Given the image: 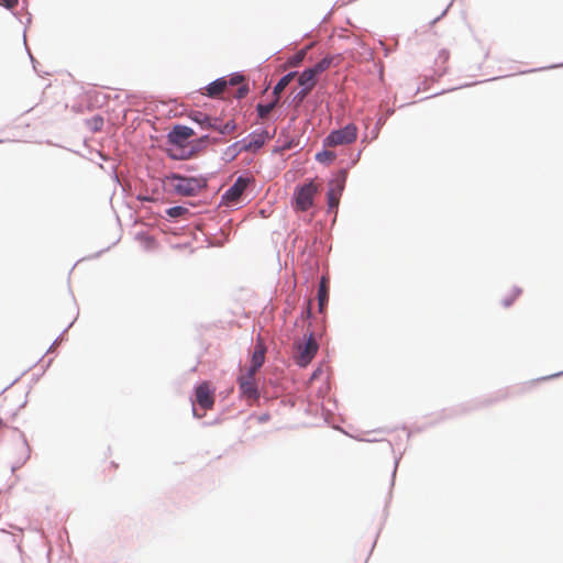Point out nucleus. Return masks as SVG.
Returning a JSON list of instances; mask_svg holds the SVG:
<instances>
[{
    "instance_id": "nucleus-33",
    "label": "nucleus",
    "mask_w": 563,
    "mask_h": 563,
    "mask_svg": "<svg viewBox=\"0 0 563 563\" xmlns=\"http://www.w3.org/2000/svg\"><path fill=\"white\" fill-rule=\"evenodd\" d=\"M299 143H300V141L296 137L286 139V140H284L282 145H278L273 150V153L295 148V147L299 146Z\"/></svg>"
},
{
    "instance_id": "nucleus-48",
    "label": "nucleus",
    "mask_w": 563,
    "mask_h": 563,
    "mask_svg": "<svg viewBox=\"0 0 563 563\" xmlns=\"http://www.w3.org/2000/svg\"><path fill=\"white\" fill-rule=\"evenodd\" d=\"M454 89H455V88L448 89V90H441V91L435 92V93H433V95H431V96H429V97H426V99H429V98H433V97H437V96L443 95V93H445V92H448V91H452V90H454ZM422 100H424V98H423Z\"/></svg>"
},
{
    "instance_id": "nucleus-43",
    "label": "nucleus",
    "mask_w": 563,
    "mask_h": 563,
    "mask_svg": "<svg viewBox=\"0 0 563 563\" xmlns=\"http://www.w3.org/2000/svg\"><path fill=\"white\" fill-rule=\"evenodd\" d=\"M76 321V318L62 331V333L55 339L54 343L55 344L56 342H58L59 340H64L65 338V333L73 327V324L75 323Z\"/></svg>"
},
{
    "instance_id": "nucleus-35",
    "label": "nucleus",
    "mask_w": 563,
    "mask_h": 563,
    "mask_svg": "<svg viewBox=\"0 0 563 563\" xmlns=\"http://www.w3.org/2000/svg\"><path fill=\"white\" fill-rule=\"evenodd\" d=\"M224 77H225L227 86L238 85L244 79L242 71H233L230 75L224 76Z\"/></svg>"
},
{
    "instance_id": "nucleus-2",
    "label": "nucleus",
    "mask_w": 563,
    "mask_h": 563,
    "mask_svg": "<svg viewBox=\"0 0 563 563\" xmlns=\"http://www.w3.org/2000/svg\"><path fill=\"white\" fill-rule=\"evenodd\" d=\"M268 136L267 128H257L245 137L227 146L220 158L225 164L232 163L242 152L258 151L265 144Z\"/></svg>"
},
{
    "instance_id": "nucleus-53",
    "label": "nucleus",
    "mask_w": 563,
    "mask_h": 563,
    "mask_svg": "<svg viewBox=\"0 0 563 563\" xmlns=\"http://www.w3.org/2000/svg\"><path fill=\"white\" fill-rule=\"evenodd\" d=\"M446 73H448V68H446V67H444L443 69H441V70H440V73H439V77L444 76Z\"/></svg>"
},
{
    "instance_id": "nucleus-46",
    "label": "nucleus",
    "mask_w": 563,
    "mask_h": 563,
    "mask_svg": "<svg viewBox=\"0 0 563 563\" xmlns=\"http://www.w3.org/2000/svg\"><path fill=\"white\" fill-rule=\"evenodd\" d=\"M562 375H563V371L554 373V374H551V375H548V376H544V377H541L538 380H548V379L560 377Z\"/></svg>"
},
{
    "instance_id": "nucleus-17",
    "label": "nucleus",
    "mask_w": 563,
    "mask_h": 563,
    "mask_svg": "<svg viewBox=\"0 0 563 563\" xmlns=\"http://www.w3.org/2000/svg\"><path fill=\"white\" fill-rule=\"evenodd\" d=\"M264 349L261 343L256 344L250 352V365L246 369H252L255 373L264 363Z\"/></svg>"
},
{
    "instance_id": "nucleus-41",
    "label": "nucleus",
    "mask_w": 563,
    "mask_h": 563,
    "mask_svg": "<svg viewBox=\"0 0 563 563\" xmlns=\"http://www.w3.org/2000/svg\"><path fill=\"white\" fill-rule=\"evenodd\" d=\"M452 5V1L445 7V9L433 20H431L430 25L433 26L435 23H438L449 11L450 7Z\"/></svg>"
},
{
    "instance_id": "nucleus-13",
    "label": "nucleus",
    "mask_w": 563,
    "mask_h": 563,
    "mask_svg": "<svg viewBox=\"0 0 563 563\" xmlns=\"http://www.w3.org/2000/svg\"><path fill=\"white\" fill-rule=\"evenodd\" d=\"M165 154L172 161H186L195 155V151L191 144H187L184 147L165 148Z\"/></svg>"
},
{
    "instance_id": "nucleus-55",
    "label": "nucleus",
    "mask_w": 563,
    "mask_h": 563,
    "mask_svg": "<svg viewBox=\"0 0 563 563\" xmlns=\"http://www.w3.org/2000/svg\"><path fill=\"white\" fill-rule=\"evenodd\" d=\"M218 422V419H214L212 422H205L206 426H212Z\"/></svg>"
},
{
    "instance_id": "nucleus-26",
    "label": "nucleus",
    "mask_w": 563,
    "mask_h": 563,
    "mask_svg": "<svg viewBox=\"0 0 563 563\" xmlns=\"http://www.w3.org/2000/svg\"><path fill=\"white\" fill-rule=\"evenodd\" d=\"M522 294V289L519 286H514L511 292L501 299V306L509 308L514 305L516 299Z\"/></svg>"
},
{
    "instance_id": "nucleus-45",
    "label": "nucleus",
    "mask_w": 563,
    "mask_h": 563,
    "mask_svg": "<svg viewBox=\"0 0 563 563\" xmlns=\"http://www.w3.org/2000/svg\"><path fill=\"white\" fill-rule=\"evenodd\" d=\"M301 317H306L307 319H310L311 318V309L309 306L307 307H302L301 309Z\"/></svg>"
},
{
    "instance_id": "nucleus-7",
    "label": "nucleus",
    "mask_w": 563,
    "mask_h": 563,
    "mask_svg": "<svg viewBox=\"0 0 563 563\" xmlns=\"http://www.w3.org/2000/svg\"><path fill=\"white\" fill-rule=\"evenodd\" d=\"M357 133V126L349 122L342 128L331 130L323 139V147L351 144L356 141Z\"/></svg>"
},
{
    "instance_id": "nucleus-39",
    "label": "nucleus",
    "mask_w": 563,
    "mask_h": 563,
    "mask_svg": "<svg viewBox=\"0 0 563 563\" xmlns=\"http://www.w3.org/2000/svg\"><path fill=\"white\" fill-rule=\"evenodd\" d=\"M136 200H139L140 202H155V198L148 194H137L136 195Z\"/></svg>"
},
{
    "instance_id": "nucleus-44",
    "label": "nucleus",
    "mask_w": 563,
    "mask_h": 563,
    "mask_svg": "<svg viewBox=\"0 0 563 563\" xmlns=\"http://www.w3.org/2000/svg\"><path fill=\"white\" fill-rule=\"evenodd\" d=\"M271 419L269 412H263L256 417L258 423H265Z\"/></svg>"
},
{
    "instance_id": "nucleus-36",
    "label": "nucleus",
    "mask_w": 563,
    "mask_h": 563,
    "mask_svg": "<svg viewBox=\"0 0 563 563\" xmlns=\"http://www.w3.org/2000/svg\"><path fill=\"white\" fill-rule=\"evenodd\" d=\"M361 154H362V150L357 151L355 154L350 153V158L347 162L344 159L343 166L350 170L352 167H354L357 164V162L360 161Z\"/></svg>"
},
{
    "instance_id": "nucleus-59",
    "label": "nucleus",
    "mask_w": 563,
    "mask_h": 563,
    "mask_svg": "<svg viewBox=\"0 0 563 563\" xmlns=\"http://www.w3.org/2000/svg\"><path fill=\"white\" fill-rule=\"evenodd\" d=\"M472 84H464L462 86H460L459 88H463V87H470Z\"/></svg>"
},
{
    "instance_id": "nucleus-49",
    "label": "nucleus",
    "mask_w": 563,
    "mask_h": 563,
    "mask_svg": "<svg viewBox=\"0 0 563 563\" xmlns=\"http://www.w3.org/2000/svg\"><path fill=\"white\" fill-rule=\"evenodd\" d=\"M183 168L186 170V172H194L197 169V166L196 165H184Z\"/></svg>"
},
{
    "instance_id": "nucleus-32",
    "label": "nucleus",
    "mask_w": 563,
    "mask_h": 563,
    "mask_svg": "<svg viewBox=\"0 0 563 563\" xmlns=\"http://www.w3.org/2000/svg\"><path fill=\"white\" fill-rule=\"evenodd\" d=\"M276 106V100L269 102H258L256 104V113L260 118H264L266 114L271 112V110Z\"/></svg>"
},
{
    "instance_id": "nucleus-37",
    "label": "nucleus",
    "mask_w": 563,
    "mask_h": 563,
    "mask_svg": "<svg viewBox=\"0 0 563 563\" xmlns=\"http://www.w3.org/2000/svg\"><path fill=\"white\" fill-rule=\"evenodd\" d=\"M450 59V51L446 49V48H441L438 53V57L435 59V62H441L443 64L448 63V60Z\"/></svg>"
},
{
    "instance_id": "nucleus-57",
    "label": "nucleus",
    "mask_w": 563,
    "mask_h": 563,
    "mask_svg": "<svg viewBox=\"0 0 563 563\" xmlns=\"http://www.w3.org/2000/svg\"><path fill=\"white\" fill-rule=\"evenodd\" d=\"M52 361H53V360H52V358H49V360L46 362V364H45V368H47V367L52 364Z\"/></svg>"
},
{
    "instance_id": "nucleus-3",
    "label": "nucleus",
    "mask_w": 563,
    "mask_h": 563,
    "mask_svg": "<svg viewBox=\"0 0 563 563\" xmlns=\"http://www.w3.org/2000/svg\"><path fill=\"white\" fill-rule=\"evenodd\" d=\"M188 118L196 123L200 130H213L219 133L218 136H224L236 129V122L230 119L225 122L220 117L207 114L200 110H192Z\"/></svg>"
},
{
    "instance_id": "nucleus-29",
    "label": "nucleus",
    "mask_w": 563,
    "mask_h": 563,
    "mask_svg": "<svg viewBox=\"0 0 563 563\" xmlns=\"http://www.w3.org/2000/svg\"><path fill=\"white\" fill-rule=\"evenodd\" d=\"M26 14H27V18H26V22L24 23L25 26H27L31 23V21H32V14L30 12H26ZM23 42H24L25 49H26V52H27V54L30 56L33 69L36 73H38V69H37L38 62L33 57V55L31 54V52H30V49H29V47L26 45V27H24V30H23Z\"/></svg>"
},
{
    "instance_id": "nucleus-20",
    "label": "nucleus",
    "mask_w": 563,
    "mask_h": 563,
    "mask_svg": "<svg viewBox=\"0 0 563 563\" xmlns=\"http://www.w3.org/2000/svg\"><path fill=\"white\" fill-rule=\"evenodd\" d=\"M316 82V76L308 69V67L303 68L300 73L298 85L301 87V90L298 95L311 88Z\"/></svg>"
},
{
    "instance_id": "nucleus-34",
    "label": "nucleus",
    "mask_w": 563,
    "mask_h": 563,
    "mask_svg": "<svg viewBox=\"0 0 563 563\" xmlns=\"http://www.w3.org/2000/svg\"><path fill=\"white\" fill-rule=\"evenodd\" d=\"M328 212L336 211L339 202L334 201V188H328L327 191Z\"/></svg>"
},
{
    "instance_id": "nucleus-47",
    "label": "nucleus",
    "mask_w": 563,
    "mask_h": 563,
    "mask_svg": "<svg viewBox=\"0 0 563 563\" xmlns=\"http://www.w3.org/2000/svg\"><path fill=\"white\" fill-rule=\"evenodd\" d=\"M112 245H109L107 246L106 249H102L100 251H98L97 253H95L93 255L91 256H88V258H98L101 256V254H103L104 252L109 251L111 249Z\"/></svg>"
},
{
    "instance_id": "nucleus-6",
    "label": "nucleus",
    "mask_w": 563,
    "mask_h": 563,
    "mask_svg": "<svg viewBox=\"0 0 563 563\" xmlns=\"http://www.w3.org/2000/svg\"><path fill=\"white\" fill-rule=\"evenodd\" d=\"M495 401H496V399L485 398V400H472L470 402L457 405V406H455V407H453L451 409L443 410L439 420L431 421V422H429V423H427L424 426H421V427H417L416 431L417 432H422L428 427L435 426L439 421H443L445 419H450V418H454V417H457V416H461V415H465V413L471 412L473 410H476V409H478V408H481L483 406L490 405V404H493Z\"/></svg>"
},
{
    "instance_id": "nucleus-63",
    "label": "nucleus",
    "mask_w": 563,
    "mask_h": 563,
    "mask_svg": "<svg viewBox=\"0 0 563 563\" xmlns=\"http://www.w3.org/2000/svg\"><path fill=\"white\" fill-rule=\"evenodd\" d=\"M114 180L119 183V177L115 173H114Z\"/></svg>"
},
{
    "instance_id": "nucleus-61",
    "label": "nucleus",
    "mask_w": 563,
    "mask_h": 563,
    "mask_svg": "<svg viewBox=\"0 0 563 563\" xmlns=\"http://www.w3.org/2000/svg\"><path fill=\"white\" fill-rule=\"evenodd\" d=\"M365 441H367V442H375L377 440L376 439H366Z\"/></svg>"
},
{
    "instance_id": "nucleus-16",
    "label": "nucleus",
    "mask_w": 563,
    "mask_h": 563,
    "mask_svg": "<svg viewBox=\"0 0 563 563\" xmlns=\"http://www.w3.org/2000/svg\"><path fill=\"white\" fill-rule=\"evenodd\" d=\"M222 142L221 136L211 135L210 133L202 134L191 142L192 148L196 153L205 151L210 143L218 144Z\"/></svg>"
},
{
    "instance_id": "nucleus-24",
    "label": "nucleus",
    "mask_w": 563,
    "mask_h": 563,
    "mask_svg": "<svg viewBox=\"0 0 563 563\" xmlns=\"http://www.w3.org/2000/svg\"><path fill=\"white\" fill-rule=\"evenodd\" d=\"M103 125L104 119L101 114H95L86 120V126L93 133L100 132Z\"/></svg>"
},
{
    "instance_id": "nucleus-30",
    "label": "nucleus",
    "mask_w": 563,
    "mask_h": 563,
    "mask_svg": "<svg viewBox=\"0 0 563 563\" xmlns=\"http://www.w3.org/2000/svg\"><path fill=\"white\" fill-rule=\"evenodd\" d=\"M19 1L20 0H0V7L4 8L8 11H10L11 14L22 23L20 14L15 10V7L19 4Z\"/></svg>"
},
{
    "instance_id": "nucleus-23",
    "label": "nucleus",
    "mask_w": 563,
    "mask_h": 563,
    "mask_svg": "<svg viewBox=\"0 0 563 563\" xmlns=\"http://www.w3.org/2000/svg\"><path fill=\"white\" fill-rule=\"evenodd\" d=\"M295 75H296L295 70H290V71L286 73L285 75H283L278 79V81L275 84V86L273 87V95L278 96L279 92L283 91L284 88L292 80Z\"/></svg>"
},
{
    "instance_id": "nucleus-51",
    "label": "nucleus",
    "mask_w": 563,
    "mask_h": 563,
    "mask_svg": "<svg viewBox=\"0 0 563 563\" xmlns=\"http://www.w3.org/2000/svg\"><path fill=\"white\" fill-rule=\"evenodd\" d=\"M339 155H340L339 152L331 150V161H332V164L334 163V161L338 158Z\"/></svg>"
},
{
    "instance_id": "nucleus-31",
    "label": "nucleus",
    "mask_w": 563,
    "mask_h": 563,
    "mask_svg": "<svg viewBox=\"0 0 563 563\" xmlns=\"http://www.w3.org/2000/svg\"><path fill=\"white\" fill-rule=\"evenodd\" d=\"M187 212H189L188 208L183 205L172 206L165 210L166 216L170 219H175L178 216H181Z\"/></svg>"
},
{
    "instance_id": "nucleus-9",
    "label": "nucleus",
    "mask_w": 563,
    "mask_h": 563,
    "mask_svg": "<svg viewBox=\"0 0 563 563\" xmlns=\"http://www.w3.org/2000/svg\"><path fill=\"white\" fill-rule=\"evenodd\" d=\"M319 349L318 343L313 339L312 331H307L302 335V344L299 346V361L300 367L307 366L314 357Z\"/></svg>"
},
{
    "instance_id": "nucleus-64",
    "label": "nucleus",
    "mask_w": 563,
    "mask_h": 563,
    "mask_svg": "<svg viewBox=\"0 0 563 563\" xmlns=\"http://www.w3.org/2000/svg\"><path fill=\"white\" fill-rule=\"evenodd\" d=\"M53 344L47 349L46 353H51Z\"/></svg>"
},
{
    "instance_id": "nucleus-15",
    "label": "nucleus",
    "mask_w": 563,
    "mask_h": 563,
    "mask_svg": "<svg viewBox=\"0 0 563 563\" xmlns=\"http://www.w3.org/2000/svg\"><path fill=\"white\" fill-rule=\"evenodd\" d=\"M395 113V109L388 107L387 104L382 106V112L379 113L375 125L372 130V139L376 140L379 135L380 130L385 125L386 121Z\"/></svg>"
},
{
    "instance_id": "nucleus-38",
    "label": "nucleus",
    "mask_w": 563,
    "mask_h": 563,
    "mask_svg": "<svg viewBox=\"0 0 563 563\" xmlns=\"http://www.w3.org/2000/svg\"><path fill=\"white\" fill-rule=\"evenodd\" d=\"M250 86L249 85H242L238 88V91H236V95H235V98L236 99H242L244 97H246L249 93H250Z\"/></svg>"
},
{
    "instance_id": "nucleus-40",
    "label": "nucleus",
    "mask_w": 563,
    "mask_h": 563,
    "mask_svg": "<svg viewBox=\"0 0 563 563\" xmlns=\"http://www.w3.org/2000/svg\"><path fill=\"white\" fill-rule=\"evenodd\" d=\"M559 67H563V63L553 64V65H550L548 67H539V68H533V69L525 70V71H522V74L540 71V70H545V69H553V68H559Z\"/></svg>"
},
{
    "instance_id": "nucleus-10",
    "label": "nucleus",
    "mask_w": 563,
    "mask_h": 563,
    "mask_svg": "<svg viewBox=\"0 0 563 563\" xmlns=\"http://www.w3.org/2000/svg\"><path fill=\"white\" fill-rule=\"evenodd\" d=\"M253 375L254 373H252V369H245L238 376L236 383L239 386L240 395L242 397L250 399H258L260 390L253 382Z\"/></svg>"
},
{
    "instance_id": "nucleus-50",
    "label": "nucleus",
    "mask_w": 563,
    "mask_h": 563,
    "mask_svg": "<svg viewBox=\"0 0 563 563\" xmlns=\"http://www.w3.org/2000/svg\"><path fill=\"white\" fill-rule=\"evenodd\" d=\"M339 155H340L339 152L331 150V161H332V164L334 163V161L338 158Z\"/></svg>"
},
{
    "instance_id": "nucleus-18",
    "label": "nucleus",
    "mask_w": 563,
    "mask_h": 563,
    "mask_svg": "<svg viewBox=\"0 0 563 563\" xmlns=\"http://www.w3.org/2000/svg\"><path fill=\"white\" fill-rule=\"evenodd\" d=\"M330 295V278L325 275L320 277L318 289L319 308L322 311L323 307L328 305Z\"/></svg>"
},
{
    "instance_id": "nucleus-52",
    "label": "nucleus",
    "mask_w": 563,
    "mask_h": 563,
    "mask_svg": "<svg viewBox=\"0 0 563 563\" xmlns=\"http://www.w3.org/2000/svg\"><path fill=\"white\" fill-rule=\"evenodd\" d=\"M27 8H29V1L27 0H23L22 1V10L27 11Z\"/></svg>"
},
{
    "instance_id": "nucleus-42",
    "label": "nucleus",
    "mask_w": 563,
    "mask_h": 563,
    "mask_svg": "<svg viewBox=\"0 0 563 563\" xmlns=\"http://www.w3.org/2000/svg\"><path fill=\"white\" fill-rule=\"evenodd\" d=\"M323 374V367L322 365H319L317 368H314L310 375L311 380L318 379Z\"/></svg>"
},
{
    "instance_id": "nucleus-54",
    "label": "nucleus",
    "mask_w": 563,
    "mask_h": 563,
    "mask_svg": "<svg viewBox=\"0 0 563 563\" xmlns=\"http://www.w3.org/2000/svg\"><path fill=\"white\" fill-rule=\"evenodd\" d=\"M313 269H314V273H316V274H318V273H319V262H318V261L314 263V267H313Z\"/></svg>"
},
{
    "instance_id": "nucleus-22",
    "label": "nucleus",
    "mask_w": 563,
    "mask_h": 563,
    "mask_svg": "<svg viewBox=\"0 0 563 563\" xmlns=\"http://www.w3.org/2000/svg\"><path fill=\"white\" fill-rule=\"evenodd\" d=\"M333 63V56L328 55L318 60L313 66L308 67V69L317 77L322 74L325 69H328Z\"/></svg>"
},
{
    "instance_id": "nucleus-21",
    "label": "nucleus",
    "mask_w": 563,
    "mask_h": 563,
    "mask_svg": "<svg viewBox=\"0 0 563 563\" xmlns=\"http://www.w3.org/2000/svg\"><path fill=\"white\" fill-rule=\"evenodd\" d=\"M135 240L139 241L147 251L153 250L157 245L156 238L146 231H139L135 234Z\"/></svg>"
},
{
    "instance_id": "nucleus-62",
    "label": "nucleus",
    "mask_w": 563,
    "mask_h": 563,
    "mask_svg": "<svg viewBox=\"0 0 563 563\" xmlns=\"http://www.w3.org/2000/svg\"><path fill=\"white\" fill-rule=\"evenodd\" d=\"M251 163H252V158H250V159L245 161V164H246V165H249V164H251Z\"/></svg>"
},
{
    "instance_id": "nucleus-28",
    "label": "nucleus",
    "mask_w": 563,
    "mask_h": 563,
    "mask_svg": "<svg viewBox=\"0 0 563 563\" xmlns=\"http://www.w3.org/2000/svg\"><path fill=\"white\" fill-rule=\"evenodd\" d=\"M26 14H27V18H26V22L24 23L25 26H27L31 23V21H32V14L30 12H26ZM23 42H24L25 49H26V52H27V54L30 56L33 69L36 73H38V69H37L38 62L33 57V55L31 54V52H30V49H29V47L26 45V27H24V30H23Z\"/></svg>"
},
{
    "instance_id": "nucleus-60",
    "label": "nucleus",
    "mask_w": 563,
    "mask_h": 563,
    "mask_svg": "<svg viewBox=\"0 0 563 563\" xmlns=\"http://www.w3.org/2000/svg\"><path fill=\"white\" fill-rule=\"evenodd\" d=\"M376 540H377V539H375V540H374V542H373V544H372L371 552L373 551L374 547L376 545Z\"/></svg>"
},
{
    "instance_id": "nucleus-8",
    "label": "nucleus",
    "mask_w": 563,
    "mask_h": 563,
    "mask_svg": "<svg viewBox=\"0 0 563 563\" xmlns=\"http://www.w3.org/2000/svg\"><path fill=\"white\" fill-rule=\"evenodd\" d=\"M195 134L191 126L175 123L166 134L165 148L184 147L191 144L190 136Z\"/></svg>"
},
{
    "instance_id": "nucleus-12",
    "label": "nucleus",
    "mask_w": 563,
    "mask_h": 563,
    "mask_svg": "<svg viewBox=\"0 0 563 563\" xmlns=\"http://www.w3.org/2000/svg\"><path fill=\"white\" fill-rule=\"evenodd\" d=\"M338 163H339L340 167L332 173V177L329 180V183H330L329 188H334V191H336L339 195H342V192L345 188L349 169L343 166L344 158L339 159Z\"/></svg>"
},
{
    "instance_id": "nucleus-4",
    "label": "nucleus",
    "mask_w": 563,
    "mask_h": 563,
    "mask_svg": "<svg viewBox=\"0 0 563 563\" xmlns=\"http://www.w3.org/2000/svg\"><path fill=\"white\" fill-rule=\"evenodd\" d=\"M214 388L208 380H201L194 385L192 391L190 394L189 400L192 406V417L196 419H201L202 415L198 412L197 406L201 409H209L214 404Z\"/></svg>"
},
{
    "instance_id": "nucleus-19",
    "label": "nucleus",
    "mask_w": 563,
    "mask_h": 563,
    "mask_svg": "<svg viewBox=\"0 0 563 563\" xmlns=\"http://www.w3.org/2000/svg\"><path fill=\"white\" fill-rule=\"evenodd\" d=\"M15 430L19 431V437L22 441V444H23V448L25 450V455L22 460L15 462L12 466H11V472L14 473L16 470L21 468L31 457V446L29 444V441H27V438L25 435V433L23 431H20L18 428H15Z\"/></svg>"
},
{
    "instance_id": "nucleus-1",
    "label": "nucleus",
    "mask_w": 563,
    "mask_h": 563,
    "mask_svg": "<svg viewBox=\"0 0 563 563\" xmlns=\"http://www.w3.org/2000/svg\"><path fill=\"white\" fill-rule=\"evenodd\" d=\"M212 176L213 173L187 176L172 172L165 175L164 179L173 185V188L168 190L169 192L178 196L195 197L208 187V181Z\"/></svg>"
},
{
    "instance_id": "nucleus-5",
    "label": "nucleus",
    "mask_w": 563,
    "mask_h": 563,
    "mask_svg": "<svg viewBox=\"0 0 563 563\" xmlns=\"http://www.w3.org/2000/svg\"><path fill=\"white\" fill-rule=\"evenodd\" d=\"M317 187L312 180L299 183L295 186L290 205L295 211L306 212L313 206V196Z\"/></svg>"
},
{
    "instance_id": "nucleus-56",
    "label": "nucleus",
    "mask_w": 563,
    "mask_h": 563,
    "mask_svg": "<svg viewBox=\"0 0 563 563\" xmlns=\"http://www.w3.org/2000/svg\"><path fill=\"white\" fill-rule=\"evenodd\" d=\"M18 379H19V378L13 379V382H12L10 385H8L4 389H2V391L7 390L11 385H13L14 383H16V380H18Z\"/></svg>"
},
{
    "instance_id": "nucleus-58",
    "label": "nucleus",
    "mask_w": 563,
    "mask_h": 563,
    "mask_svg": "<svg viewBox=\"0 0 563 563\" xmlns=\"http://www.w3.org/2000/svg\"><path fill=\"white\" fill-rule=\"evenodd\" d=\"M385 441H386V443H387L388 448L393 450V444H391V442H390V441H388V440H385Z\"/></svg>"
},
{
    "instance_id": "nucleus-11",
    "label": "nucleus",
    "mask_w": 563,
    "mask_h": 563,
    "mask_svg": "<svg viewBox=\"0 0 563 563\" xmlns=\"http://www.w3.org/2000/svg\"><path fill=\"white\" fill-rule=\"evenodd\" d=\"M252 181V177L247 172L240 174L234 183L225 190L222 199H231L242 195L244 188Z\"/></svg>"
},
{
    "instance_id": "nucleus-27",
    "label": "nucleus",
    "mask_w": 563,
    "mask_h": 563,
    "mask_svg": "<svg viewBox=\"0 0 563 563\" xmlns=\"http://www.w3.org/2000/svg\"><path fill=\"white\" fill-rule=\"evenodd\" d=\"M399 462H400V456L395 457V461H394V470H393V472H391V476H390L389 492H388V495H387V500H386L385 508H387L388 504L390 503V500H391V498H393V488H394V486H395V482H396V474H397V470H398Z\"/></svg>"
},
{
    "instance_id": "nucleus-25",
    "label": "nucleus",
    "mask_w": 563,
    "mask_h": 563,
    "mask_svg": "<svg viewBox=\"0 0 563 563\" xmlns=\"http://www.w3.org/2000/svg\"><path fill=\"white\" fill-rule=\"evenodd\" d=\"M314 159L316 162L324 165V166H330L332 165V161H331V150L330 147H323L321 150H319L316 154H314Z\"/></svg>"
},
{
    "instance_id": "nucleus-14",
    "label": "nucleus",
    "mask_w": 563,
    "mask_h": 563,
    "mask_svg": "<svg viewBox=\"0 0 563 563\" xmlns=\"http://www.w3.org/2000/svg\"><path fill=\"white\" fill-rule=\"evenodd\" d=\"M227 86L225 77L221 76L210 81L205 87L200 88L199 91L208 98H214L220 93Z\"/></svg>"
}]
</instances>
